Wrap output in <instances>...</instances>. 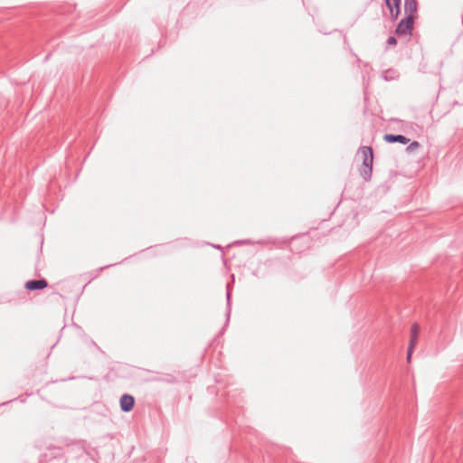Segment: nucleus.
<instances>
[{
  "label": "nucleus",
  "instance_id": "1",
  "mask_svg": "<svg viewBox=\"0 0 463 463\" xmlns=\"http://www.w3.org/2000/svg\"><path fill=\"white\" fill-rule=\"evenodd\" d=\"M415 19H412L411 16H405L397 26L396 33L400 35L410 34Z\"/></svg>",
  "mask_w": 463,
  "mask_h": 463
},
{
  "label": "nucleus",
  "instance_id": "2",
  "mask_svg": "<svg viewBox=\"0 0 463 463\" xmlns=\"http://www.w3.org/2000/svg\"><path fill=\"white\" fill-rule=\"evenodd\" d=\"M361 152L364 156V166L365 174H369L371 172V167L373 164V152L370 147L364 146L361 149Z\"/></svg>",
  "mask_w": 463,
  "mask_h": 463
},
{
  "label": "nucleus",
  "instance_id": "3",
  "mask_svg": "<svg viewBox=\"0 0 463 463\" xmlns=\"http://www.w3.org/2000/svg\"><path fill=\"white\" fill-rule=\"evenodd\" d=\"M404 12L406 16H411L412 19L417 18V1L416 0H404Z\"/></svg>",
  "mask_w": 463,
  "mask_h": 463
},
{
  "label": "nucleus",
  "instance_id": "4",
  "mask_svg": "<svg viewBox=\"0 0 463 463\" xmlns=\"http://www.w3.org/2000/svg\"><path fill=\"white\" fill-rule=\"evenodd\" d=\"M401 0H386V5L390 10L391 16L396 19L400 14Z\"/></svg>",
  "mask_w": 463,
  "mask_h": 463
},
{
  "label": "nucleus",
  "instance_id": "5",
  "mask_svg": "<svg viewBox=\"0 0 463 463\" xmlns=\"http://www.w3.org/2000/svg\"><path fill=\"white\" fill-rule=\"evenodd\" d=\"M134 398L125 394L120 399V408L124 411H130L134 406Z\"/></svg>",
  "mask_w": 463,
  "mask_h": 463
},
{
  "label": "nucleus",
  "instance_id": "6",
  "mask_svg": "<svg viewBox=\"0 0 463 463\" xmlns=\"http://www.w3.org/2000/svg\"><path fill=\"white\" fill-rule=\"evenodd\" d=\"M47 287L45 279L30 280L25 283V288L28 290L43 289Z\"/></svg>",
  "mask_w": 463,
  "mask_h": 463
},
{
  "label": "nucleus",
  "instance_id": "7",
  "mask_svg": "<svg viewBox=\"0 0 463 463\" xmlns=\"http://www.w3.org/2000/svg\"><path fill=\"white\" fill-rule=\"evenodd\" d=\"M419 335V326L413 325L411 328V340L409 345H411V348H414L417 343Z\"/></svg>",
  "mask_w": 463,
  "mask_h": 463
},
{
  "label": "nucleus",
  "instance_id": "8",
  "mask_svg": "<svg viewBox=\"0 0 463 463\" xmlns=\"http://www.w3.org/2000/svg\"><path fill=\"white\" fill-rule=\"evenodd\" d=\"M384 139L388 142H400L402 144H406L409 141L404 136L402 135H385Z\"/></svg>",
  "mask_w": 463,
  "mask_h": 463
},
{
  "label": "nucleus",
  "instance_id": "9",
  "mask_svg": "<svg viewBox=\"0 0 463 463\" xmlns=\"http://www.w3.org/2000/svg\"><path fill=\"white\" fill-rule=\"evenodd\" d=\"M414 348H411V345L408 347V354H407V360L408 362L411 361V354L413 352Z\"/></svg>",
  "mask_w": 463,
  "mask_h": 463
},
{
  "label": "nucleus",
  "instance_id": "10",
  "mask_svg": "<svg viewBox=\"0 0 463 463\" xmlns=\"http://www.w3.org/2000/svg\"><path fill=\"white\" fill-rule=\"evenodd\" d=\"M418 146H419V143H418V142H416V141H414V142H412V143L409 146L408 149H410L411 151H412L413 149L417 148Z\"/></svg>",
  "mask_w": 463,
  "mask_h": 463
},
{
  "label": "nucleus",
  "instance_id": "11",
  "mask_svg": "<svg viewBox=\"0 0 463 463\" xmlns=\"http://www.w3.org/2000/svg\"><path fill=\"white\" fill-rule=\"evenodd\" d=\"M388 43L392 45L396 44V39L394 37H390L388 39Z\"/></svg>",
  "mask_w": 463,
  "mask_h": 463
}]
</instances>
